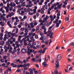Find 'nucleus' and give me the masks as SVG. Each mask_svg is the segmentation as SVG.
Wrapping results in <instances>:
<instances>
[{
    "label": "nucleus",
    "instance_id": "nucleus-33",
    "mask_svg": "<svg viewBox=\"0 0 74 74\" xmlns=\"http://www.w3.org/2000/svg\"><path fill=\"white\" fill-rule=\"evenodd\" d=\"M32 44L34 46V45H36V43L35 42H33L32 43Z\"/></svg>",
    "mask_w": 74,
    "mask_h": 74
},
{
    "label": "nucleus",
    "instance_id": "nucleus-5",
    "mask_svg": "<svg viewBox=\"0 0 74 74\" xmlns=\"http://www.w3.org/2000/svg\"><path fill=\"white\" fill-rule=\"evenodd\" d=\"M8 49H10L9 51L8 52L9 53H12V48L11 47V46H8V47L7 48Z\"/></svg>",
    "mask_w": 74,
    "mask_h": 74
},
{
    "label": "nucleus",
    "instance_id": "nucleus-55",
    "mask_svg": "<svg viewBox=\"0 0 74 74\" xmlns=\"http://www.w3.org/2000/svg\"><path fill=\"white\" fill-rule=\"evenodd\" d=\"M70 6H71V5H69L67 7V9L69 10V8H70Z\"/></svg>",
    "mask_w": 74,
    "mask_h": 74
},
{
    "label": "nucleus",
    "instance_id": "nucleus-45",
    "mask_svg": "<svg viewBox=\"0 0 74 74\" xmlns=\"http://www.w3.org/2000/svg\"><path fill=\"white\" fill-rule=\"evenodd\" d=\"M29 37H30V36H29V35H28L27 36H25V38H29Z\"/></svg>",
    "mask_w": 74,
    "mask_h": 74
},
{
    "label": "nucleus",
    "instance_id": "nucleus-9",
    "mask_svg": "<svg viewBox=\"0 0 74 74\" xmlns=\"http://www.w3.org/2000/svg\"><path fill=\"white\" fill-rule=\"evenodd\" d=\"M71 46H74V43L73 42H72L69 45V47H71Z\"/></svg>",
    "mask_w": 74,
    "mask_h": 74
},
{
    "label": "nucleus",
    "instance_id": "nucleus-46",
    "mask_svg": "<svg viewBox=\"0 0 74 74\" xmlns=\"http://www.w3.org/2000/svg\"><path fill=\"white\" fill-rule=\"evenodd\" d=\"M57 15L58 16H60V14L59 13H58V14H57Z\"/></svg>",
    "mask_w": 74,
    "mask_h": 74
},
{
    "label": "nucleus",
    "instance_id": "nucleus-56",
    "mask_svg": "<svg viewBox=\"0 0 74 74\" xmlns=\"http://www.w3.org/2000/svg\"><path fill=\"white\" fill-rule=\"evenodd\" d=\"M56 15H54L53 16V18L54 19H56Z\"/></svg>",
    "mask_w": 74,
    "mask_h": 74
},
{
    "label": "nucleus",
    "instance_id": "nucleus-44",
    "mask_svg": "<svg viewBox=\"0 0 74 74\" xmlns=\"http://www.w3.org/2000/svg\"><path fill=\"white\" fill-rule=\"evenodd\" d=\"M19 46H20V45H16V48H19Z\"/></svg>",
    "mask_w": 74,
    "mask_h": 74
},
{
    "label": "nucleus",
    "instance_id": "nucleus-39",
    "mask_svg": "<svg viewBox=\"0 0 74 74\" xmlns=\"http://www.w3.org/2000/svg\"><path fill=\"white\" fill-rule=\"evenodd\" d=\"M21 31H23L25 30V28H21Z\"/></svg>",
    "mask_w": 74,
    "mask_h": 74
},
{
    "label": "nucleus",
    "instance_id": "nucleus-35",
    "mask_svg": "<svg viewBox=\"0 0 74 74\" xmlns=\"http://www.w3.org/2000/svg\"><path fill=\"white\" fill-rule=\"evenodd\" d=\"M69 18L68 17H66V18H65V21H69Z\"/></svg>",
    "mask_w": 74,
    "mask_h": 74
},
{
    "label": "nucleus",
    "instance_id": "nucleus-34",
    "mask_svg": "<svg viewBox=\"0 0 74 74\" xmlns=\"http://www.w3.org/2000/svg\"><path fill=\"white\" fill-rule=\"evenodd\" d=\"M54 73L56 74H57L58 73V71H54Z\"/></svg>",
    "mask_w": 74,
    "mask_h": 74
},
{
    "label": "nucleus",
    "instance_id": "nucleus-22",
    "mask_svg": "<svg viewBox=\"0 0 74 74\" xmlns=\"http://www.w3.org/2000/svg\"><path fill=\"white\" fill-rule=\"evenodd\" d=\"M8 69L7 70V71H11V68H9L8 67Z\"/></svg>",
    "mask_w": 74,
    "mask_h": 74
},
{
    "label": "nucleus",
    "instance_id": "nucleus-37",
    "mask_svg": "<svg viewBox=\"0 0 74 74\" xmlns=\"http://www.w3.org/2000/svg\"><path fill=\"white\" fill-rule=\"evenodd\" d=\"M18 44H19V42L18 41H17L15 42V44L16 45H18Z\"/></svg>",
    "mask_w": 74,
    "mask_h": 74
},
{
    "label": "nucleus",
    "instance_id": "nucleus-24",
    "mask_svg": "<svg viewBox=\"0 0 74 74\" xmlns=\"http://www.w3.org/2000/svg\"><path fill=\"white\" fill-rule=\"evenodd\" d=\"M5 16V14L3 13L2 15V16H1L0 17L1 18H3V16Z\"/></svg>",
    "mask_w": 74,
    "mask_h": 74
},
{
    "label": "nucleus",
    "instance_id": "nucleus-19",
    "mask_svg": "<svg viewBox=\"0 0 74 74\" xmlns=\"http://www.w3.org/2000/svg\"><path fill=\"white\" fill-rule=\"evenodd\" d=\"M47 49V48H45L43 49V51L42 52V53L44 54V53H45V51Z\"/></svg>",
    "mask_w": 74,
    "mask_h": 74
},
{
    "label": "nucleus",
    "instance_id": "nucleus-11",
    "mask_svg": "<svg viewBox=\"0 0 74 74\" xmlns=\"http://www.w3.org/2000/svg\"><path fill=\"white\" fill-rule=\"evenodd\" d=\"M29 49H28L27 51V53L28 54V55H30V51H29Z\"/></svg>",
    "mask_w": 74,
    "mask_h": 74
},
{
    "label": "nucleus",
    "instance_id": "nucleus-32",
    "mask_svg": "<svg viewBox=\"0 0 74 74\" xmlns=\"http://www.w3.org/2000/svg\"><path fill=\"white\" fill-rule=\"evenodd\" d=\"M44 62L46 63L47 60V57H45V59H44Z\"/></svg>",
    "mask_w": 74,
    "mask_h": 74
},
{
    "label": "nucleus",
    "instance_id": "nucleus-48",
    "mask_svg": "<svg viewBox=\"0 0 74 74\" xmlns=\"http://www.w3.org/2000/svg\"><path fill=\"white\" fill-rule=\"evenodd\" d=\"M28 25V24L27 23H25V26H26V27H27V25Z\"/></svg>",
    "mask_w": 74,
    "mask_h": 74
},
{
    "label": "nucleus",
    "instance_id": "nucleus-8",
    "mask_svg": "<svg viewBox=\"0 0 74 74\" xmlns=\"http://www.w3.org/2000/svg\"><path fill=\"white\" fill-rule=\"evenodd\" d=\"M56 63H56L55 64H56V68H58V67H59V62H56Z\"/></svg>",
    "mask_w": 74,
    "mask_h": 74
},
{
    "label": "nucleus",
    "instance_id": "nucleus-62",
    "mask_svg": "<svg viewBox=\"0 0 74 74\" xmlns=\"http://www.w3.org/2000/svg\"><path fill=\"white\" fill-rule=\"evenodd\" d=\"M6 12L8 13V12H9V9H7L6 11Z\"/></svg>",
    "mask_w": 74,
    "mask_h": 74
},
{
    "label": "nucleus",
    "instance_id": "nucleus-26",
    "mask_svg": "<svg viewBox=\"0 0 74 74\" xmlns=\"http://www.w3.org/2000/svg\"><path fill=\"white\" fill-rule=\"evenodd\" d=\"M38 23H37V21H36L34 23V24L35 26H36V25H37V24Z\"/></svg>",
    "mask_w": 74,
    "mask_h": 74
},
{
    "label": "nucleus",
    "instance_id": "nucleus-29",
    "mask_svg": "<svg viewBox=\"0 0 74 74\" xmlns=\"http://www.w3.org/2000/svg\"><path fill=\"white\" fill-rule=\"evenodd\" d=\"M38 52V53L39 52V53H41V52H42H42L43 51H42V50L41 49Z\"/></svg>",
    "mask_w": 74,
    "mask_h": 74
},
{
    "label": "nucleus",
    "instance_id": "nucleus-23",
    "mask_svg": "<svg viewBox=\"0 0 74 74\" xmlns=\"http://www.w3.org/2000/svg\"><path fill=\"white\" fill-rule=\"evenodd\" d=\"M25 33H28L29 31L28 30H27V29L26 28H25Z\"/></svg>",
    "mask_w": 74,
    "mask_h": 74
},
{
    "label": "nucleus",
    "instance_id": "nucleus-54",
    "mask_svg": "<svg viewBox=\"0 0 74 74\" xmlns=\"http://www.w3.org/2000/svg\"><path fill=\"white\" fill-rule=\"evenodd\" d=\"M47 20V18H44V20L45 21H46Z\"/></svg>",
    "mask_w": 74,
    "mask_h": 74
},
{
    "label": "nucleus",
    "instance_id": "nucleus-53",
    "mask_svg": "<svg viewBox=\"0 0 74 74\" xmlns=\"http://www.w3.org/2000/svg\"><path fill=\"white\" fill-rule=\"evenodd\" d=\"M33 11L34 12H33V13L34 14L35 12H36V9H34Z\"/></svg>",
    "mask_w": 74,
    "mask_h": 74
},
{
    "label": "nucleus",
    "instance_id": "nucleus-40",
    "mask_svg": "<svg viewBox=\"0 0 74 74\" xmlns=\"http://www.w3.org/2000/svg\"><path fill=\"white\" fill-rule=\"evenodd\" d=\"M41 14H44V10H41Z\"/></svg>",
    "mask_w": 74,
    "mask_h": 74
},
{
    "label": "nucleus",
    "instance_id": "nucleus-18",
    "mask_svg": "<svg viewBox=\"0 0 74 74\" xmlns=\"http://www.w3.org/2000/svg\"><path fill=\"white\" fill-rule=\"evenodd\" d=\"M32 61H33V62H37V61H38L37 60H35V59H34V58H33L32 59Z\"/></svg>",
    "mask_w": 74,
    "mask_h": 74
},
{
    "label": "nucleus",
    "instance_id": "nucleus-27",
    "mask_svg": "<svg viewBox=\"0 0 74 74\" xmlns=\"http://www.w3.org/2000/svg\"><path fill=\"white\" fill-rule=\"evenodd\" d=\"M45 24L47 25V26H49V24H48V21H46V23H45Z\"/></svg>",
    "mask_w": 74,
    "mask_h": 74
},
{
    "label": "nucleus",
    "instance_id": "nucleus-25",
    "mask_svg": "<svg viewBox=\"0 0 74 74\" xmlns=\"http://www.w3.org/2000/svg\"><path fill=\"white\" fill-rule=\"evenodd\" d=\"M35 38H36V39H38V35H36L35 36Z\"/></svg>",
    "mask_w": 74,
    "mask_h": 74
},
{
    "label": "nucleus",
    "instance_id": "nucleus-47",
    "mask_svg": "<svg viewBox=\"0 0 74 74\" xmlns=\"http://www.w3.org/2000/svg\"><path fill=\"white\" fill-rule=\"evenodd\" d=\"M17 24H18V23H17V22H15L14 23V25H15L16 26V25H17Z\"/></svg>",
    "mask_w": 74,
    "mask_h": 74
},
{
    "label": "nucleus",
    "instance_id": "nucleus-4",
    "mask_svg": "<svg viewBox=\"0 0 74 74\" xmlns=\"http://www.w3.org/2000/svg\"><path fill=\"white\" fill-rule=\"evenodd\" d=\"M8 37H11V35H7V34H5L4 35V37L3 38L4 41H6L7 39H8L9 38Z\"/></svg>",
    "mask_w": 74,
    "mask_h": 74
},
{
    "label": "nucleus",
    "instance_id": "nucleus-21",
    "mask_svg": "<svg viewBox=\"0 0 74 74\" xmlns=\"http://www.w3.org/2000/svg\"><path fill=\"white\" fill-rule=\"evenodd\" d=\"M27 60H23V63H27Z\"/></svg>",
    "mask_w": 74,
    "mask_h": 74
},
{
    "label": "nucleus",
    "instance_id": "nucleus-51",
    "mask_svg": "<svg viewBox=\"0 0 74 74\" xmlns=\"http://www.w3.org/2000/svg\"><path fill=\"white\" fill-rule=\"evenodd\" d=\"M3 59H6L7 57H6V56H5L3 57Z\"/></svg>",
    "mask_w": 74,
    "mask_h": 74
},
{
    "label": "nucleus",
    "instance_id": "nucleus-61",
    "mask_svg": "<svg viewBox=\"0 0 74 74\" xmlns=\"http://www.w3.org/2000/svg\"><path fill=\"white\" fill-rule=\"evenodd\" d=\"M12 10V7L11 8H10L9 9V10L11 11Z\"/></svg>",
    "mask_w": 74,
    "mask_h": 74
},
{
    "label": "nucleus",
    "instance_id": "nucleus-57",
    "mask_svg": "<svg viewBox=\"0 0 74 74\" xmlns=\"http://www.w3.org/2000/svg\"><path fill=\"white\" fill-rule=\"evenodd\" d=\"M30 39H31V40H32V39H33V38H34V37L33 36H31L30 38Z\"/></svg>",
    "mask_w": 74,
    "mask_h": 74
},
{
    "label": "nucleus",
    "instance_id": "nucleus-12",
    "mask_svg": "<svg viewBox=\"0 0 74 74\" xmlns=\"http://www.w3.org/2000/svg\"><path fill=\"white\" fill-rule=\"evenodd\" d=\"M6 45H8V46H11V45H10V42H9L8 41H7L6 42Z\"/></svg>",
    "mask_w": 74,
    "mask_h": 74
},
{
    "label": "nucleus",
    "instance_id": "nucleus-2",
    "mask_svg": "<svg viewBox=\"0 0 74 74\" xmlns=\"http://www.w3.org/2000/svg\"><path fill=\"white\" fill-rule=\"evenodd\" d=\"M63 58L61 56V54H59L57 57V58L56 59V62H59V61H60Z\"/></svg>",
    "mask_w": 74,
    "mask_h": 74
},
{
    "label": "nucleus",
    "instance_id": "nucleus-63",
    "mask_svg": "<svg viewBox=\"0 0 74 74\" xmlns=\"http://www.w3.org/2000/svg\"><path fill=\"white\" fill-rule=\"evenodd\" d=\"M0 36L1 37H3V34L2 33L0 34Z\"/></svg>",
    "mask_w": 74,
    "mask_h": 74
},
{
    "label": "nucleus",
    "instance_id": "nucleus-15",
    "mask_svg": "<svg viewBox=\"0 0 74 74\" xmlns=\"http://www.w3.org/2000/svg\"><path fill=\"white\" fill-rule=\"evenodd\" d=\"M4 42L3 41H1L0 42V45H3V44H4Z\"/></svg>",
    "mask_w": 74,
    "mask_h": 74
},
{
    "label": "nucleus",
    "instance_id": "nucleus-52",
    "mask_svg": "<svg viewBox=\"0 0 74 74\" xmlns=\"http://www.w3.org/2000/svg\"><path fill=\"white\" fill-rule=\"evenodd\" d=\"M14 65V66H12L13 68H14V67H15V68L17 67V66H16V64H15V65Z\"/></svg>",
    "mask_w": 74,
    "mask_h": 74
},
{
    "label": "nucleus",
    "instance_id": "nucleus-49",
    "mask_svg": "<svg viewBox=\"0 0 74 74\" xmlns=\"http://www.w3.org/2000/svg\"><path fill=\"white\" fill-rule=\"evenodd\" d=\"M45 26H42V29H45Z\"/></svg>",
    "mask_w": 74,
    "mask_h": 74
},
{
    "label": "nucleus",
    "instance_id": "nucleus-3",
    "mask_svg": "<svg viewBox=\"0 0 74 74\" xmlns=\"http://www.w3.org/2000/svg\"><path fill=\"white\" fill-rule=\"evenodd\" d=\"M59 20L56 19V20L53 21L54 23H56V27H58L59 26V23H58Z\"/></svg>",
    "mask_w": 74,
    "mask_h": 74
},
{
    "label": "nucleus",
    "instance_id": "nucleus-58",
    "mask_svg": "<svg viewBox=\"0 0 74 74\" xmlns=\"http://www.w3.org/2000/svg\"><path fill=\"white\" fill-rule=\"evenodd\" d=\"M1 62L2 63H4V61L3 59H1Z\"/></svg>",
    "mask_w": 74,
    "mask_h": 74
},
{
    "label": "nucleus",
    "instance_id": "nucleus-14",
    "mask_svg": "<svg viewBox=\"0 0 74 74\" xmlns=\"http://www.w3.org/2000/svg\"><path fill=\"white\" fill-rule=\"evenodd\" d=\"M27 11L28 12H30V11H33V10L32 9H31L30 8H28L27 9Z\"/></svg>",
    "mask_w": 74,
    "mask_h": 74
},
{
    "label": "nucleus",
    "instance_id": "nucleus-36",
    "mask_svg": "<svg viewBox=\"0 0 74 74\" xmlns=\"http://www.w3.org/2000/svg\"><path fill=\"white\" fill-rule=\"evenodd\" d=\"M30 57H29L28 58H26V60H27V61L28 62V60H29V59H30Z\"/></svg>",
    "mask_w": 74,
    "mask_h": 74
},
{
    "label": "nucleus",
    "instance_id": "nucleus-42",
    "mask_svg": "<svg viewBox=\"0 0 74 74\" xmlns=\"http://www.w3.org/2000/svg\"><path fill=\"white\" fill-rule=\"evenodd\" d=\"M63 3L64 4H65V5H66L67 4V3L66 2H64Z\"/></svg>",
    "mask_w": 74,
    "mask_h": 74
},
{
    "label": "nucleus",
    "instance_id": "nucleus-60",
    "mask_svg": "<svg viewBox=\"0 0 74 74\" xmlns=\"http://www.w3.org/2000/svg\"><path fill=\"white\" fill-rule=\"evenodd\" d=\"M38 4H39V5H42V2H39V3Z\"/></svg>",
    "mask_w": 74,
    "mask_h": 74
},
{
    "label": "nucleus",
    "instance_id": "nucleus-43",
    "mask_svg": "<svg viewBox=\"0 0 74 74\" xmlns=\"http://www.w3.org/2000/svg\"><path fill=\"white\" fill-rule=\"evenodd\" d=\"M26 71H25L24 70V71L23 72V74H26Z\"/></svg>",
    "mask_w": 74,
    "mask_h": 74
},
{
    "label": "nucleus",
    "instance_id": "nucleus-20",
    "mask_svg": "<svg viewBox=\"0 0 74 74\" xmlns=\"http://www.w3.org/2000/svg\"><path fill=\"white\" fill-rule=\"evenodd\" d=\"M47 49V48H45L43 49V51L42 52V53L44 54V53H45V51Z\"/></svg>",
    "mask_w": 74,
    "mask_h": 74
},
{
    "label": "nucleus",
    "instance_id": "nucleus-64",
    "mask_svg": "<svg viewBox=\"0 0 74 74\" xmlns=\"http://www.w3.org/2000/svg\"><path fill=\"white\" fill-rule=\"evenodd\" d=\"M37 73H38V71H35V74H37Z\"/></svg>",
    "mask_w": 74,
    "mask_h": 74
},
{
    "label": "nucleus",
    "instance_id": "nucleus-28",
    "mask_svg": "<svg viewBox=\"0 0 74 74\" xmlns=\"http://www.w3.org/2000/svg\"><path fill=\"white\" fill-rule=\"evenodd\" d=\"M43 39H44V37H43V36H41L40 38V40H43Z\"/></svg>",
    "mask_w": 74,
    "mask_h": 74
},
{
    "label": "nucleus",
    "instance_id": "nucleus-41",
    "mask_svg": "<svg viewBox=\"0 0 74 74\" xmlns=\"http://www.w3.org/2000/svg\"><path fill=\"white\" fill-rule=\"evenodd\" d=\"M8 72L7 71H5L4 72V74H8Z\"/></svg>",
    "mask_w": 74,
    "mask_h": 74
},
{
    "label": "nucleus",
    "instance_id": "nucleus-13",
    "mask_svg": "<svg viewBox=\"0 0 74 74\" xmlns=\"http://www.w3.org/2000/svg\"><path fill=\"white\" fill-rule=\"evenodd\" d=\"M40 2V0H37L36 2L35 1L34 3L35 4H37V3H39Z\"/></svg>",
    "mask_w": 74,
    "mask_h": 74
},
{
    "label": "nucleus",
    "instance_id": "nucleus-59",
    "mask_svg": "<svg viewBox=\"0 0 74 74\" xmlns=\"http://www.w3.org/2000/svg\"><path fill=\"white\" fill-rule=\"evenodd\" d=\"M3 21H6V18H5V17H3Z\"/></svg>",
    "mask_w": 74,
    "mask_h": 74
},
{
    "label": "nucleus",
    "instance_id": "nucleus-38",
    "mask_svg": "<svg viewBox=\"0 0 74 74\" xmlns=\"http://www.w3.org/2000/svg\"><path fill=\"white\" fill-rule=\"evenodd\" d=\"M16 71H18V72H22L21 71V70H20L19 69H18Z\"/></svg>",
    "mask_w": 74,
    "mask_h": 74
},
{
    "label": "nucleus",
    "instance_id": "nucleus-1",
    "mask_svg": "<svg viewBox=\"0 0 74 74\" xmlns=\"http://www.w3.org/2000/svg\"><path fill=\"white\" fill-rule=\"evenodd\" d=\"M30 65V63H28L27 64H24L23 65H17V67L18 68H20V67H24V70H27L29 69Z\"/></svg>",
    "mask_w": 74,
    "mask_h": 74
},
{
    "label": "nucleus",
    "instance_id": "nucleus-10",
    "mask_svg": "<svg viewBox=\"0 0 74 74\" xmlns=\"http://www.w3.org/2000/svg\"><path fill=\"white\" fill-rule=\"evenodd\" d=\"M32 6H33V4H32L31 5H30L28 4L26 6V7L29 8V7H32Z\"/></svg>",
    "mask_w": 74,
    "mask_h": 74
},
{
    "label": "nucleus",
    "instance_id": "nucleus-31",
    "mask_svg": "<svg viewBox=\"0 0 74 74\" xmlns=\"http://www.w3.org/2000/svg\"><path fill=\"white\" fill-rule=\"evenodd\" d=\"M44 32L45 34H47V32H46V29H44Z\"/></svg>",
    "mask_w": 74,
    "mask_h": 74
},
{
    "label": "nucleus",
    "instance_id": "nucleus-7",
    "mask_svg": "<svg viewBox=\"0 0 74 74\" xmlns=\"http://www.w3.org/2000/svg\"><path fill=\"white\" fill-rule=\"evenodd\" d=\"M21 52H22L23 53H25L26 52V49L25 48H22L21 50Z\"/></svg>",
    "mask_w": 74,
    "mask_h": 74
},
{
    "label": "nucleus",
    "instance_id": "nucleus-17",
    "mask_svg": "<svg viewBox=\"0 0 74 74\" xmlns=\"http://www.w3.org/2000/svg\"><path fill=\"white\" fill-rule=\"evenodd\" d=\"M62 3H61L57 7L58 8H61V6H62Z\"/></svg>",
    "mask_w": 74,
    "mask_h": 74
},
{
    "label": "nucleus",
    "instance_id": "nucleus-50",
    "mask_svg": "<svg viewBox=\"0 0 74 74\" xmlns=\"http://www.w3.org/2000/svg\"><path fill=\"white\" fill-rule=\"evenodd\" d=\"M32 3V2L31 1H29V2H28V3L29 4H31Z\"/></svg>",
    "mask_w": 74,
    "mask_h": 74
},
{
    "label": "nucleus",
    "instance_id": "nucleus-30",
    "mask_svg": "<svg viewBox=\"0 0 74 74\" xmlns=\"http://www.w3.org/2000/svg\"><path fill=\"white\" fill-rule=\"evenodd\" d=\"M28 14L29 15H33V13H31L30 12H29L28 13Z\"/></svg>",
    "mask_w": 74,
    "mask_h": 74
},
{
    "label": "nucleus",
    "instance_id": "nucleus-6",
    "mask_svg": "<svg viewBox=\"0 0 74 74\" xmlns=\"http://www.w3.org/2000/svg\"><path fill=\"white\" fill-rule=\"evenodd\" d=\"M10 6L13 7H15L16 6V4L14 2H12L10 3Z\"/></svg>",
    "mask_w": 74,
    "mask_h": 74
},
{
    "label": "nucleus",
    "instance_id": "nucleus-16",
    "mask_svg": "<svg viewBox=\"0 0 74 74\" xmlns=\"http://www.w3.org/2000/svg\"><path fill=\"white\" fill-rule=\"evenodd\" d=\"M54 25H53V24L50 27H49V29H50V30H51L52 28V27H53V26H54Z\"/></svg>",
    "mask_w": 74,
    "mask_h": 74
}]
</instances>
